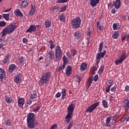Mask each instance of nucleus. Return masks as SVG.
<instances>
[{"label":"nucleus","mask_w":129,"mask_h":129,"mask_svg":"<svg viewBox=\"0 0 129 129\" xmlns=\"http://www.w3.org/2000/svg\"><path fill=\"white\" fill-rule=\"evenodd\" d=\"M119 117V115H118V114L114 115L113 116V120H114V121H116V120H117V118H118Z\"/></svg>","instance_id":"nucleus-47"},{"label":"nucleus","mask_w":129,"mask_h":129,"mask_svg":"<svg viewBox=\"0 0 129 129\" xmlns=\"http://www.w3.org/2000/svg\"><path fill=\"white\" fill-rule=\"evenodd\" d=\"M20 65H22L24 62H25V57L24 56H21L19 59Z\"/></svg>","instance_id":"nucleus-41"},{"label":"nucleus","mask_w":129,"mask_h":129,"mask_svg":"<svg viewBox=\"0 0 129 129\" xmlns=\"http://www.w3.org/2000/svg\"><path fill=\"white\" fill-rule=\"evenodd\" d=\"M93 81V76L90 77L88 79L89 84L88 85V88H89V87H90V86H91V84H92Z\"/></svg>","instance_id":"nucleus-35"},{"label":"nucleus","mask_w":129,"mask_h":129,"mask_svg":"<svg viewBox=\"0 0 129 129\" xmlns=\"http://www.w3.org/2000/svg\"><path fill=\"white\" fill-rule=\"evenodd\" d=\"M98 80V75H96L94 78V81L96 82Z\"/></svg>","instance_id":"nucleus-57"},{"label":"nucleus","mask_w":129,"mask_h":129,"mask_svg":"<svg viewBox=\"0 0 129 129\" xmlns=\"http://www.w3.org/2000/svg\"><path fill=\"white\" fill-rule=\"evenodd\" d=\"M71 24L74 29H78L81 25V19L79 17H77L75 19L71 21Z\"/></svg>","instance_id":"nucleus-5"},{"label":"nucleus","mask_w":129,"mask_h":129,"mask_svg":"<svg viewBox=\"0 0 129 129\" xmlns=\"http://www.w3.org/2000/svg\"><path fill=\"white\" fill-rule=\"evenodd\" d=\"M99 105V102H97L95 103L94 104L91 105L87 108L86 112H90V113L92 112V111L94 110L95 108H96V107H97V106H98Z\"/></svg>","instance_id":"nucleus-7"},{"label":"nucleus","mask_w":129,"mask_h":129,"mask_svg":"<svg viewBox=\"0 0 129 129\" xmlns=\"http://www.w3.org/2000/svg\"><path fill=\"white\" fill-rule=\"evenodd\" d=\"M74 36L77 40H80L82 37V33L80 31H78L74 33Z\"/></svg>","instance_id":"nucleus-13"},{"label":"nucleus","mask_w":129,"mask_h":129,"mask_svg":"<svg viewBox=\"0 0 129 129\" xmlns=\"http://www.w3.org/2000/svg\"><path fill=\"white\" fill-rule=\"evenodd\" d=\"M11 124H12V122H11L10 119H8L6 121V125H7L8 126H11Z\"/></svg>","instance_id":"nucleus-48"},{"label":"nucleus","mask_w":129,"mask_h":129,"mask_svg":"<svg viewBox=\"0 0 129 129\" xmlns=\"http://www.w3.org/2000/svg\"><path fill=\"white\" fill-rule=\"evenodd\" d=\"M71 74H72V68L71 66H68L66 68V75L69 77Z\"/></svg>","instance_id":"nucleus-11"},{"label":"nucleus","mask_w":129,"mask_h":129,"mask_svg":"<svg viewBox=\"0 0 129 129\" xmlns=\"http://www.w3.org/2000/svg\"><path fill=\"white\" fill-rule=\"evenodd\" d=\"M75 79L77 82H78L79 83H80V82L81 81V78H80V77L78 76H76L75 77Z\"/></svg>","instance_id":"nucleus-49"},{"label":"nucleus","mask_w":129,"mask_h":129,"mask_svg":"<svg viewBox=\"0 0 129 129\" xmlns=\"http://www.w3.org/2000/svg\"><path fill=\"white\" fill-rule=\"evenodd\" d=\"M106 54V50H103V52H100V53H97L96 60H100L101 58H103V57L105 56Z\"/></svg>","instance_id":"nucleus-10"},{"label":"nucleus","mask_w":129,"mask_h":129,"mask_svg":"<svg viewBox=\"0 0 129 129\" xmlns=\"http://www.w3.org/2000/svg\"><path fill=\"white\" fill-rule=\"evenodd\" d=\"M58 3H60L63 4V3H67V2H69V0H58Z\"/></svg>","instance_id":"nucleus-54"},{"label":"nucleus","mask_w":129,"mask_h":129,"mask_svg":"<svg viewBox=\"0 0 129 129\" xmlns=\"http://www.w3.org/2000/svg\"><path fill=\"white\" fill-rule=\"evenodd\" d=\"M105 91H106V92L108 93V92H109V91H110V88L108 86H107V87H106Z\"/></svg>","instance_id":"nucleus-61"},{"label":"nucleus","mask_w":129,"mask_h":129,"mask_svg":"<svg viewBox=\"0 0 129 129\" xmlns=\"http://www.w3.org/2000/svg\"><path fill=\"white\" fill-rule=\"evenodd\" d=\"M116 90V86H113L110 89L111 93H110V94H111V95H113V94L115 93Z\"/></svg>","instance_id":"nucleus-34"},{"label":"nucleus","mask_w":129,"mask_h":129,"mask_svg":"<svg viewBox=\"0 0 129 129\" xmlns=\"http://www.w3.org/2000/svg\"><path fill=\"white\" fill-rule=\"evenodd\" d=\"M23 77V75L21 73H18L15 76L14 81L16 83H19L21 81V78Z\"/></svg>","instance_id":"nucleus-12"},{"label":"nucleus","mask_w":129,"mask_h":129,"mask_svg":"<svg viewBox=\"0 0 129 129\" xmlns=\"http://www.w3.org/2000/svg\"><path fill=\"white\" fill-rule=\"evenodd\" d=\"M3 18L6 20V21H9L10 20V14H3Z\"/></svg>","instance_id":"nucleus-42"},{"label":"nucleus","mask_w":129,"mask_h":129,"mask_svg":"<svg viewBox=\"0 0 129 129\" xmlns=\"http://www.w3.org/2000/svg\"><path fill=\"white\" fill-rule=\"evenodd\" d=\"M100 0H90V4L93 8L96 7L97 4H99Z\"/></svg>","instance_id":"nucleus-20"},{"label":"nucleus","mask_w":129,"mask_h":129,"mask_svg":"<svg viewBox=\"0 0 129 129\" xmlns=\"http://www.w3.org/2000/svg\"><path fill=\"white\" fill-rule=\"evenodd\" d=\"M6 81V72L4 70L0 68V82H3Z\"/></svg>","instance_id":"nucleus-9"},{"label":"nucleus","mask_w":129,"mask_h":129,"mask_svg":"<svg viewBox=\"0 0 129 129\" xmlns=\"http://www.w3.org/2000/svg\"><path fill=\"white\" fill-rule=\"evenodd\" d=\"M103 45H104L103 42H102L100 43L99 47L98 48V52L99 53H101V52L102 51V49H103Z\"/></svg>","instance_id":"nucleus-38"},{"label":"nucleus","mask_w":129,"mask_h":129,"mask_svg":"<svg viewBox=\"0 0 129 129\" xmlns=\"http://www.w3.org/2000/svg\"><path fill=\"white\" fill-rule=\"evenodd\" d=\"M97 24V29L98 30H99L100 31H101V30H103V25H100V22L99 21H97L96 22Z\"/></svg>","instance_id":"nucleus-32"},{"label":"nucleus","mask_w":129,"mask_h":129,"mask_svg":"<svg viewBox=\"0 0 129 129\" xmlns=\"http://www.w3.org/2000/svg\"><path fill=\"white\" fill-rule=\"evenodd\" d=\"M63 56V51L61 50V47L59 45H57L55 48V57L54 62H58L62 58Z\"/></svg>","instance_id":"nucleus-4"},{"label":"nucleus","mask_w":129,"mask_h":129,"mask_svg":"<svg viewBox=\"0 0 129 129\" xmlns=\"http://www.w3.org/2000/svg\"><path fill=\"white\" fill-rule=\"evenodd\" d=\"M59 9H60V7H58V6H52L50 8H49L50 11L51 12H54V11H59Z\"/></svg>","instance_id":"nucleus-36"},{"label":"nucleus","mask_w":129,"mask_h":129,"mask_svg":"<svg viewBox=\"0 0 129 129\" xmlns=\"http://www.w3.org/2000/svg\"><path fill=\"white\" fill-rule=\"evenodd\" d=\"M112 37L113 39H117V38H118V37H119V33H118L117 31H115L113 33Z\"/></svg>","instance_id":"nucleus-28"},{"label":"nucleus","mask_w":129,"mask_h":129,"mask_svg":"<svg viewBox=\"0 0 129 129\" xmlns=\"http://www.w3.org/2000/svg\"><path fill=\"white\" fill-rule=\"evenodd\" d=\"M123 107L125 109H129V100L127 99L124 100L122 102Z\"/></svg>","instance_id":"nucleus-16"},{"label":"nucleus","mask_w":129,"mask_h":129,"mask_svg":"<svg viewBox=\"0 0 129 129\" xmlns=\"http://www.w3.org/2000/svg\"><path fill=\"white\" fill-rule=\"evenodd\" d=\"M71 53L72 54L73 57H74L76 56V55H77V51L75 50V49L73 48L70 50Z\"/></svg>","instance_id":"nucleus-39"},{"label":"nucleus","mask_w":129,"mask_h":129,"mask_svg":"<svg viewBox=\"0 0 129 129\" xmlns=\"http://www.w3.org/2000/svg\"><path fill=\"white\" fill-rule=\"evenodd\" d=\"M48 55H49L50 60H53L55 58V53L52 50H50L48 53Z\"/></svg>","instance_id":"nucleus-24"},{"label":"nucleus","mask_w":129,"mask_h":129,"mask_svg":"<svg viewBox=\"0 0 129 129\" xmlns=\"http://www.w3.org/2000/svg\"><path fill=\"white\" fill-rule=\"evenodd\" d=\"M60 20L62 22H65V15L64 14L60 15Z\"/></svg>","instance_id":"nucleus-46"},{"label":"nucleus","mask_w":129,"mask_h":129,"mask_svg":"<svg viewBox=\"0 0 129 129\" xmlns=\"http://www.w3.org/2000/svg\"><path fill=\"white\" fill-rule=\"evenodd\" d=\"M8 61H9L8 58H7L6 57H5L3 60H2L4 64H7L8 63Z\"/></svg>","instance_id":"nucleus-53"},{"label":"nucleus","mask_w":129,"mask_h":129,"mask_svg":"<svg viewBox=\"0 0 129 129\" xmlns=\"http://www.w3.org/2000/svg\"><path fill=\"white\" fill-rule=\"evenodd\" d=\"M102 105L104 108H108V104L105 100H103L102 101Z\"/></svg>","instance_id":"nucleus-37"},{"label":"nucleus","mask_w":129,"mask_h":129,"mask_svg":"<svg viewBox=\"0 0 129 129\" xmlns=\"http://www.w3.org/2000/svg\"><path fill=\"white\" fill-rule=\"evenodd\" d=\"M38 97V95H37V93L36 92H34L33 94H31L30 95V99H36V98H37Z\"/></svg>","instance_id":"nucleus-33"},{"label":"nucleus","mask_w":129,"mask_h":129,"mask_svg":"<svg viewBox=\"0 0 129 129\" xmlns=\"http://www.w3.org/2000/svg\"><path fill=\"white\" fill-rule=\"evenodd\" d=\"M28 1H24L21 4L20 7L21 9H24V8H26V7L28 6Z\"/></svg>","instance_id":"nucleus-31"},{"label":"nucleus","mask_w":129,"mask_h":129,"mask_svg":"<svg viewBox=\"0 0 129 129\" xmlns=\"http://www.w3.org/2000/svg\"><path fill=\"white\" fill-rule=\"evenodd\" d=\"M119 23H114L113 24V29L115 31V30H119Z\"/></svg>","instance_id":"nucleus-30"},{"label":"nucleus","mask_w":129,"mask_h":129,"mask_svg":"<svg viewBox=\"0 0 129 129\" xmlns=\"http://www.w3.org/2000/svg\"><path fill=\"white\" fill-rule=\"evenodd\" d=\"M37 28H36V26L31 25L30 27L26 30V33H33L35 32Z\"/></svg>","instance_id":"nucleus-14"},{"label":"nucleus","mask_w":129,"mask_h":129,"mask_svg":"<svg viewBox=\"0 0 129 129\" xmlns=\"http://www.w3.org/2000/svg\"><path fill=\"white\" fill-rule=\"evenodd\" d=\"M124 91H125V92H129V86H125V90Z\"/></svg>","instance_id":"nucleus-56"},{"label":"nucleus","mask_w":129,"mask_h":129,"mask_svg":"<svg viewBox=\"0 0 129 129\" xmlns=\"http://www.w3.org/2000/svg\"><path fill=\"white\" fill-rule=\"evenodd\" d=\"M127 54L125 52L122 53V55L119 57V59L115 61V63L116 65H118V64H121L123 61L126 58H127Z\"/></svg>","instance_id":"nucleus-6"},{"label":"nucleus","mask_w":129,"mask_h":129,"mask_svg":"<svg viewBox=\"0 0 129 129\" xmlns=\"http://www.w3.org/2000/svg\"><path fill=\"white\" fill-rule=\"evenodd\" d=\"M40 108H41V106L38 105L36 108L33 109V111H34L35 112H38V111L40 110Z\"/></svg>","instance_id":"nucleus-50"},{"label":"nucleus","mask_w":129,"mask_h":129,"mask_svg":"<svg viewBox=\"0 0 129 129\" xmlns=\"http://www.w3.org/2000/svg\"><path fill=\"white\" fill-rule=\"evenodd\" d=\"M27 120H35V114L34 113H29L27 114Z\"/></svg>","instance_id":"nucleus-19"},{"label":"nucleus","mask_w":129,"mask_h":129,"mask_svg":"<svg viewBox=\"0 0 129 129\" xmlns=\"http://www.w3.org/2000/svg\"><path fill=\"white\" fill-rule=\"evenodd\" d=\"M52 77L51 72H46L41 76L39 82L41 85H46L49 82L50 79Z\"/></svg>","instance_id":"nucleus-2"},{"label":"nucleus","mask_w":129,"mask_h":129,"mask_svg":"<svg viewBox=\"0 0 129 129\" xmlns=\"http://www.w3.org/2000/svg\"><path fill=\"white\" fill-rule=\"evenodd\" d=\"M74 123V121H71L69 124V126H70V127H71V126H72V125H73Z\"/></svg>","instance_id":"nucleus-63"},{"label":"nucleus","mask_w":129,"mask_h":129,"mask_svg":"<svg viewBox=\"0 0 129 129\" xmlns=\"http://www.w3.org/2000/svg\"><path fill=\"white\" fill-rule=\"evenodd\" d=\"M44 26L46 29H50V28H51V27L52 26V23L51 21L47 20L44 22Z\"/></svg>","instance_id":"nucleus-23"},{"label":"nucleus","mask_w":129,"mask_h":129,"mask_svg":"<svg viewBox=\"0 0 129 129\" xmlns=\"http://www.w3.org/2000/svg\"><path fill=\"white\" fill-rule=\"evenodd\" d=\"M49 44L50 45V48L52 50V49H54L55 47V44H54V42L52 40H50L49 41Z\"/></svg>","instance_id":"nucleus-40"},{"label":"nucleus","mask_w":129,"mask_h":129,"mask_svg":"<svg viewBox=\"0 0 129 129\" xmlns=\"http://www.w3.org/2000/svg\"><path fill=\"white\" fill-rule=\"evenodd\" d=\"M62 60H63L62 65H63V67H64V66H66V65H67L68 63H69V59H68V58H67L66 56L63 55Z\"/></svg>","instance_id":"nucleus-25"},{"label":"nucleus","mask_w":129,"mask_h":129,"mask_svg":"<svg viewBox=\"0 0 129 129\" xmlns=\"http://www.w3.org/2000/svg\"><path fill=\"white\" fill-rule=\"evenodd\" d=\"M114 6V2H109V3L108 4V7L109 8H112Z\"/></svg>","instance_id":"nucleus-51"},{"label":"nucleus","mask_w":129,"mask_h":129,"mask_svg":"<svg viewBox=\"0 0 129 129\" xmlns=\"http://www.w3.org/2000/svg\"><path fill=\"white\" fill-rule=\"evenodd\" d=\"M110 120H111V116L107 117L106 119V121L108 122H110Z\"/></svg>","instance_id":"nucleus-60"},{"label":"nucleus","mask_w":129,"mask_h":129,"mask_svg":"<svg viewBox=\"0 0 129 129\" xmlns=\"http://www.w3.org/2000/svg\"><path fill=\"white\" fill-rule=\"evenodd\" d=\"M36 13V6L35 5L32 4L31 5V10L29 13V16H34Z\"/></svg>","instance_id":"nucleus-21"},{"label":"nucleus","mask_w":129,"mask_h":129,"mask_svg":"<svg viewBox=\"0 0 129 129\" xmlns=\"http://www.w3.org/2000/svg\"><path fill=\"white\" fill-rule=\"evenodd\" d=\"M105 126H110L111 124H110V122H107L106 121V123L105 124Z\"/></svg>","instance_id":"nucleus-59"},{"label":"nucleus","mask_w":129,"mask_h":129,"mask_svg":"<svg viewBox=\"0 0 129 129\" xmlns=\"http://www.w3.org/2000/svg\"><path fill=\"white\" fill-rule=\"evenodd\" d=\"M7 25V23L5 21H1L0 22V27H5Z\"/></svg>","instance_id":"nucleus-52"},{"label":"nucleus","mask_w":129,"mask_h":129,"mask_svg":"<svg viewBox=\"0 0 129 129\" xmlns=\"http://www.w3.org/2000/svg\"><path fill=\"white\" fill-rule=\"evenodd\" d=\"M67 10V6H64L60 8V13H63Z\"/></svg>","instance_id":"nucleus-45"},{"label":"nucleus","mask_w":129,"mask_h":129,"mask_svg":"<svg viewBox=\"0 0 129 129\" xmlns=\"http://www.w3.org/2000/svg\"><path fill=\"white\" fill-rule=\"evenodd\" d=\"M5 101L8 104H10L11 103H13V98L11 96H5Z\"/></svg>","instance_id":"nucleus-22"},{"label":"nucleus","mask_w":129,"mask_h":129,"mask_svg":"<svg viewBox=\"0 0 129 129\" xmlns=\"http://www.w3.org/2000/svg\"><path fill=\"white\" fill-rule=\"evenodd\" d=\"M16 69H17V66L15 64H12L9 67L8 72L9 73H13Z\"/></svg>","instance_id":"nucleus-17"},{"label":"nucleus","mask_w":129,"mask_h":129,"mask_svg":"<svg viewBox=\"0 0 129 129\" xmlns=\"http://www.w3.org/2000/svg\"><path fill=\"white\" fill-rule=\"evenodd\" d=\"M56 128H57V124L51 125L50 129H56Z\"/></svg>","instance_id":"nucleus-55"},{"label":"nucleus","mask_w":129,"mask_h":129,"mask_svg":"<svg viewBox=\"0 0 129 129\" xmlns=\"http://www.w3.org/2000/svg\"><path fill=\"white\" fill-rule=\"evenodd\" d=\"M18 28V26L16 25V23H13L11 25H9L8 27H5L1 32V36L2 38L6 37L7 34H11L12 32L15 31V29Z\"/></svg>","instance_id":"nucleus-1"},{"label":"nucleus","mask_w":129,"mask_h":129,"mask_svg":"<svg viewBox=\"0 0 129 129\" xmlns=\"http://www.w3.org/2000/svg\"><path fill=\"white\" fill-rule=\"evenodd\" d=\"M27 126L29 128H34L35 126L38 125V122H35V120H27Z\"/></svg>","instance_id":"nucleus-8"},{"label":"nucleus","mask_w":129,"mask_h":129,"mask_svg":"<svg viewBox=\"0 0 129 129\" xmlns=\"http://www.w3.org/2000/svg\"><path fill=\"white\" fill-rule=\"evenodd\" d=\"M64 66V64H62V66H60L58 67V68L56 70L57 72H60V71H61V70H62V69H65V68L66 67V66Z\"/></svg>","instance_id":"nucleus-44"},{"label":"nucleus","mask_w":129,"mask_h":129,"mask_svg":"<svg viewBox=\"0 0 129 129\" xmlns=\"http://www.w3.org/2000/svg\"><path fill=\"white\" fill-rule=\"evenodd\" d=\"M32 102H33L30 99H28L27 100V104H29V105H31L32 104Z\"/></svg>","instance_id":"nucleus-62"},{"label":"nucleus","mask_w":129,"mask_h":129,"mask_svg":"<svg viewBox=\"0 0 129 129\" xmlns=\"http://www.w3.org/2000/svg\"><path fill=\"white\" fill-rule=\"evenodd\" d=\"M14 14L16 17H20L21 18L24 17V14H23V13L21 12V10L20 9H16L14 11Z\"/></svg>","instance_id":"nucleus-15"},{"label":"nucleus","mask_w":129,"mask_h":129,"mask_svg":"<svg viewBox=\"0 0 129 129\" xmlns=\"http://www.w3.org/2000/svg\"><path fill=\"white\" fill-rule=\"evenodd\" d=\"M100 61V60H97V61H96L95 66H96L97 67H98V64H99V61Z\"/></svg>","instance_id":"nucleus-64"},{"label":"nucleus","mask_w":129,"mask_h":129,"mask_svg":"<svg viewBox=\"0 0 129 129\" xmlns=\"http://www.w3.org/2000/svg\"><path fill=\"white\" fill-rule=\"evenodd\" d=\"M104 70V65H101L98 71L99 74H101V73L103 72Z\"/></svg>","instance_id":"nucleus-43"},{"label":"nucleus","mask_w":129,"mask_h":129,"mask_svg":"<svg viewBox=\"0 0 129 129\" xmlns=\"http://www.w3.org/2000/svg\"><path fill=\"white\" fill-rule=\"evenodd\" d=\"M67 91V90H66V89H61V98L62 99H65L66 97V92Z\"/></svg>","instance_id":"nucleus-26"},{"label":"nucleus","mask_w":129,"mask_h":129,"mask_svg":"<svg viewBox=\"0 0 129 129\" xmlns=\"http://www.w3.org/2000/svg\"><path fill=\"white\" fill-rule=\"evenodd\" d=\"M74 108H75V105H74V104H71L68 108V114L65 117L66 119L65 120V123H66V124L70 122V120H71V118H72V114H73Z\"/></svg>","instance_id":"nucleus-3"},{"label":"nucleus","mask_w":129,"mask_h":129,"mask_svg":"<svg viewBox=\"0 0 129 129\" xmlns=\"http://www.w3.org/2000/svg\"><path fill=\"white\" fill-rule=\"evenodd\" d=\"M61 97V93L58 92L56 95H55V97L56 98H59V97Z\"/></svg>","instance_id":"nucleus-58"},{"label":"nucleus","mask_w":129,"mask_h":129,"mask_svg":"<svg viewBox=\"0 0 129 129\" xmlns=\"http://www.w3.org/2000/svg\"><path fill=\"white\" fill-rule=\"evenodd\" d=\"M114 6L117 10H118L120 7V0H116L115 3H114Z\"/></svg>","instance_id":"nucleus-27"},{"label":"nucleus","mask_w":129,"mask_h":129,"mask_svg":"<svg viewBox=\"0 0 129 129\" xmlns=\"http://www.w3.org/2000/svg\"><path fill=\"white\" fill-rule=\"evenodd\" d=\"M18 103L19 107L23 108L24 107V104H25V99L20 98L18 99Z\"/></svg>","instance_id":"nucleus-18"},{"label":"nucleus","mask_w":129,"mask_h":129,"mask_svg":"<svg viewBox=\"0 0 129 129\" xmlns=\"http://www.w3.org/2000/svg\"><path fill=\"white\" fill-rule=\"evenodd\" d=\"M86 68H87V63L84 62L81 65L80 69L81 70H83V71H85Z\"/></svg>","instance_id":"nucleus-29"}]
</instances>
